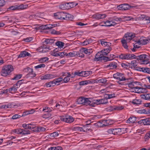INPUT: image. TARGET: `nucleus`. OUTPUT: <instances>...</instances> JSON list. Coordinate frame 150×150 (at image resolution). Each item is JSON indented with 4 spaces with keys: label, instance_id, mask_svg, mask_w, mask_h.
<instances>
[{
    "label": "nucleus",
    "instance_id": "4d7b16f0",
    "mask_svg": "<svg viewBox=\"0 0 150 150\" xmlns=\"http://www.w3.org/2000/svg\"><path fill=\"white\" fill-rule=\"evenodd\" d=\"M52 115L51 114L47 113L43 115L42 117L44 118H48L50 117Z\"/></svg>",
    "mask_w": 150,
    "mask_h": 150
},
{
    "label": "nucleus",
    "instance_id": "864d4df0",
    "mask_svg": "<svg viewBox=\"0 0 150 150\" xmlns=\"http://www.w3.org/2000/svg\"><path fill=\"white\" fill-rule=\"evenodd\" d=\"M69 7V9L74 7L77 5V4L74 2L68 3Z\"/></svg>",
    "mask_w": 150,
    "mask_h": 150
},
{
    "label": "nucleus",
    "instance_id": "b1692460",
    "mask_svg": "<svg viewBox=\"0 0 150 150\" xmlns=\"http://www.w3.org/2000/svg\"><path fill=\"white\" fill-rule=\"evenodd\" d=\"M50 49L48 47H40L38 49V50L40 52H45L48 51Z\"/></svg>",
    "mask_w": 150,
    "mask_h": 150
},
{
    "label": "nucleus",
    "instance_id": "9d476101",
    "mask_svg": "<svg viewBox=\"0 0 150 150\" xmlns=\"http://www.w3.org/2000/svg\"><path fill=\"white\" fill-rule=\"evenodd\" d=\"M24 71L25 72L28 73L26 75L27 78H33L36 76V74L34 72L33 69L31 68L28 67L25 68L24 69Z\"/></svg>",
    "mask_w": 150,
    "mask_h": 150
},
{
    "label": "nucleus",
    "instance_id": "4468645a",
    "mask_svg": "<svg viewBox=\"0 0 150 150\" xmlns=\"http://www.w3.org/2000/svg\"><path fill=\"white\" fill-rule=\"evenodd\" d=\"M111 18H110L109 19V20L107 21H104L100 23H99V25L102 26H105L110 27L111 26Z\"/></svg>",
    "mask_w": 150,
    "mask_h": 150
},
{
    "label": "nucleus",
    "instance_id": "7c9ffc66",
    "mask_svg": "<svg viewBox=\"0 0 150 150\" xmlns=\"http://www.w3.org/2000/svg\"><path fill=\"white\" fill-rule=\"evenodd\" d=\"M54 41L55 40L51 38H48L45 39V40L44 41V42L45 44H52V43H53Z\"/></svg>",
    "mask_w": 150,
    "mask_h": 150
},
{
    "label": "nucleus",
    "instance_id": "c03bdc74",
    "mask_svg": "<svg viewBox=\"0 0 150 150\" xmlns=\"http://www.w3.org/2000/svg\"><path fill=\"white\" fill-rule=\"evenodd\" d=\"M141 100L140 99H134L132 102L133 104L136 105L140 104H141Z\"/></svg>",
    "mask_w": 150,
    "mask_h": 150
},
{
    "label": "nucleus",
    "instance_id": "dca6fc26",
    "mask_svg": "<svg viewBox=\"0 0 150 150\" xmlns=\"http://www.w3.org/2000/svg\"><path fill=\"white\" fill-rule=\"evenodd\" d=\"M130 6L127 4H123L120 5L119 8L122 10H126L129 9Z\"/></svg>",
    "mask_w": 150,
    "mask_h": 150
},
{
    "label": "nucleus",
    "instance_id": "f704fd0d",
    "mask_svg": "<svg viewBox=\"0 0 150 150\" xmlns=\"http://www.w3.org/2000/svg\"><path fill=\"white\" fill-rule=\"evenodd\" d=\"M92 82L89 80L82 81L79 82V84L81 85H84L91 83Z\"/></svg>",
    "mask_w": 150,
    "mask_h": 150
},
{
    "label": "nucleus",
    "instance_id": "f257e3e1",
    "mask_svg": "<svg viewBox=\"0 0 150 150\" xmlns=\"http://www.w3.org/2000/svg\"><path fill=\"white\" fill-rule=\"evenodd\" d=\"M112 50V48L110 47L105 49L101 51L98 52L95 56V59L97 61L102 60V59L106 60L107 61L111 60L112 59L110 58L105 57Z\"/></svg>",
    "mask_w": 150,
    "mask_h": 150
},
{
    "label": "nucleus",
    "instance_id": "680f3d73",
    "mask_svg": "<svg viewBox=\"0 0 150 150\" xmlns=\"http://www.w3.org/2000/svg\"><path fill=\"white\" fill-rule=\"evenodd\" d=\"M45 65L44 64H41L35 66L34 68L35 69H37L38 68H41L42 67H45Z\"/></svg>",
    "mask_w": 150,
    "mask_h": 150
},
{
    "label": "nucleus",
    "instance_id": "3c124183",
    "mask_svg": "<svg viewBox=\"0 0 150 150\" xmlns=\"http://www.w3.org/2000/svg\"><path fill=\"white\" fill-rule=\"evenodd\" d=\"M42 111L45 112H51L52 111L51 109L47 107H44L43 108Z\"/></svg>",
    "mask_w": 150,
    "mask_h": 150
},
{
    "label": "nucleus",
    "instance_id": "f8f14e48",
    "mask_svg": "<svg viewBox=\"0 0 150 150\" xmlns=\"http://www.w3.org/2000/svg\"><path fill=\"white\" fill-rule=\"evenodd\" d=\"M113 77L114 78L116 79L119 81H123L126 80L124 75L119 73L114 74L113 75Z\"/></svg>",
    "mask_w": 150,
    "mask_h": 150
},
{
    "label": "nucleus",
    "instance_id": "5fc2aeb1",
    "mask_svg": "<svg viewBox=\"0 0 150 150\" xmlns=\"http://www.w3.org/2000/svg\"><path fill=\"white\" fill-rule=\"evenodd\" d=\"M51 34L55 35H59L61 34V32L60 31H57L54 29H52L51 30Z\"/></svg>",
    "mask_w": 150,
    "mask_h": 150
},
{
    "label": "nucleus",
    "instance_id": "49530a36",
    "mask_svg": "<svg viewBox=\"0 0 150 150\" xmlns=\"http://www.w3.org/2000/svg\"><path fill=\"white\" fill-rule=\"evenodd\" d=\"M21 129H17L12 130V132L15 134H21Z\"/></svg>",
    "mask_w": 150,
    "mask_h": 150
},
{
    "label": "nucleus",
    "instance_id": "2f4dec72",
    "mask_svg": "<svg viewBox=\"0 0 150 150\" xmlns=\"http://www.w3.org/2000/svg\"><path fill=\"white\" fill-rule=\"evenodd\" d=\"M57 24H49L48 25H45V27L44 28V29H51L53 27L57 26Z\"/></svg>",
    "mask_w": 150,
    "mask_h": 150
},
{
    "label": "nucleus",
    "instance_id": "0e129e2a",
    "mask_svg": "<svg viewBox=\"0 0 150 150\" xmlns=\"http://www.w3.org/2000/svg\"><path fill=\"white\" fill-rule=\"evenodd\" d=\"M59 134L58 132H55L52 133H51L50 134V136L54 137H55L58 136Z\"/></svg>",
    "mask_w": 150,
    "mask_h": 150
},
{
    "label": "nucleus",
    "instance_id": "cd10ccee",
    "mask_svg": "<svg viewBox=\"0 0 150 150\" xmlns=\"http://www.w3.org/2000/svg\"><path fill=\"white\" fill-rule=\"evenodd\" d=\"M30 56V54L28 52L23 51L19 55V57H24L26 56Z\"/></svg>",
    "mask_w": 150,
    "mask_h": 150
},
{
    "label": "nucleus",
    "instance_id": "f03ea898",
    "mask_svg": "<svg viewBox=\"0 0 150 150\" xmlns=\"http://www.w3.org/2000/svg\"><path fill=\"white\" fill-rule=\"evenodd\" d=\"M138 82L137 81L132 82L128 84V86L131 90L133 92L137 93H141L146 92V90L144 88L138 87L137 85Z\"/></svg>",
    "mask_w": 150,
    "mask_h": 150
},
{
    "label": "nucleus",
    "instance_id": "0eeeda50",
    "mask_svg": "<svg viewBox=\"0 0 150 150\" xmlns=\"http://www.w3.org/2000/svg\"><path fill=\"white\" fill-rule=\"evenodd\" d=\"M59 117L61 121L69 123L73 122L74 120V118L69 115L59 116Z\"/></svg>",
    "mask_w": 150,
    "mask_h": 150
},
{
    "label": "nucleus",
    "instance_id": "aec40b11",
    "mask_svg": "<svg viewBox=\"0 0 150 150\" xmlns=\"http://www.w3.org/2000/svg\"><path fill=\"white\" fill-rule=\"evenodd\" d=\"M139 122L144 125H150V118H147L141 120Z\"/></svg>",
    "mask_w": 150,
    "mask_h": 150
},
{
    "label": "nucleus",
    "instance_id": "20e7f679",
    "mask_svg": "<svg viewBox=\"0 0 150 150\" xmlns=\"http://www.w3.org/2000/svg\"><path fill=\"white\" fill-rule=\"evenodd\" d=\"M13 70V67L11 65L4 66L2 67L1 73V75L4 77L10 75Z\"/></svg>",
    "mask_w": 150,
    "mask_h": 150
},
{
    "label": "nucleus",
    "instance_id": "473e14b6",
    "mask_svg": "<svg viewBox=\"0 0 150 150\" xmlns=\"http://www.w3.org/2000/svg\"><path fill=\"white\" fill-rule=\"evenodd\" d=\"M19 87L18 83H16L14 85L13 87L9 89V91H11L15 92L17 91V89Z\"/></svg>",
    "mask_w": 150,
    "mask_h": 150
},
{
    "label": "nucleus",
    "instance_id": "5701e85b",
    "mask_svg": "<svg viewBox=\"0 0 150 150\" xmlns=\"http://www.w3.org/2000/svg\"><path fill=\"white\" fill-rule=\"evenodd\" d=\"M148 17L144 15H142L138 17H136L134 18V20L135 21H141L144 20L145 21H147L148 19Z\"/></svg>",
    "mask_w": 150,
    "mask_h": 150
},
{
    "label": "nucleus",
    "instance_id": "6e6d98bb",
    "mask_svg": "<svg viewBox=\"0 0 150 150\" xmlns=\"http://www.w3.org/2000/svg\"><path fill=\"white\" fill-rule=\"evenodd\" d=\"M22 75L21 74H19L16 75L12 79L13 80H18L21 77Z\"/></svg>",
    "mask_w": 150,
    "mask_h": 150
},
{
    "label": "nucleus",
    "instance_id": "4be33fe9",
    "mask_svg": "<svg viewBox=\"0 0 150 150\" xmlns=\"http://www.w3.org/2000/svg\"><path fill=\"white\" fill-rule=\"evenodd\" d=\"M150 42V40L146 39L145 38H141L139 41V42L141 44L145 45Z\"/></svg>",
    "mask_w": 150,
    "mask_h": 150
},
{
    "label": "nucleus",
    "instance_id": "ddd939ff",
    "mask_svg": "<svg viewBox=\"0 0 150 150\" xmlns=\"http://www.w3.org/2000/svg\"><path fill=\"white\" fill-rule=\"evenodd\" d=\"M124 128H115L114 129L113 134L115 135H120L125 132Z\"/></svg>",
    "mask_w": 150,
    "mask_h": 150
},
{
    "label": "nucleus",
    "instance_id": "a19ab883",
    "mask_svg": "<svg viewBox=\"0 0 150 150\" xmlns=\"http://www.w3.org/2000/svg\"><path fill=\"white\" fill-rule=\"evenodd\" d=\"M83 76L86 77L89 75L91 74L92 73V72L91 71H83Z\"/></svg>",
    "mask_w": 150,
    "mask_h": 150
},
{
    "label": "nucleus",
    "instance_id": "bb28decb",
    "mask_svg": "<svg viewBox=\"0 0 150 150\" xmlns=\"http://www.w3.org/2000/svg\"><path fill=\"white\" fill-rule=\"evenodd\" d=\"M107 66L110 69H115L117 67V64L115 62H112L110 63Z\"/></svg>",
    "mask_w": 150,
    "mask_h": 150
},
{
    "label": "nucleus",
    "instance_id": "79ce46f5",
    "mask_svg": "<svg viewBox=\"0 0 150 150\" xmlns=\"http://www.w3.org/2000/svg\"><path fill=\"white\" fill-rule=\"evenodd\" d=\"M122 18L123 19H125V20L127 21H129L132 20H134L135 19L134 18H133L131 16H122Z\"/></svg>",
    "mask_w": 150,
    "mask_h": 150
},
{
    "label": "nucleus",
    "instance_id": "338daca9",
    "mask_svg": "<svg viewBox=\"0 0 150 150\" xmlns=\"http://www.w3.org/2000/svg\"><path fill=\"white\" fill-rule=\"evenodd\" d=\"M6 18L7 20H6L5 21L6 23H12L13 20L11 18H8L7 17Z\"/></svg>",
    "mask_w": 150,
    "mask_h": 150
},
{
    "label": "nucleus",
    "instance_id": "6e6552de",
    "mask_svg": "<svg viewBox=\"0 0 150 150\" xmlns=\"http://www.w3.org/2000/svg\"><path fill=\"white\" fill-rule=\"evenodd\" d=\"M119 57L121 59L126 60H131L136 58L135 55L130 54H122L119 55Z\"/></svg>",
    "mask_w": 150,
    "mask_h": 150
},
{
    "label": "nucleus",
    "instance_id": "09e8293b",
    "mask_svg": "<svg viewBox=\"0 0 150 150\" xmlns=\"http://www.w3.org/2000/svg\"><path fill=\"white\" fill-rule=\"evenodd\" d=\"M17 5L12 6L8 8V10H18Z\"/></svg>",
    "mask_w": 150,
    "mask_h": 150
},
{
    "label": "nucleus",
    "instance_id": "412c9836",
    "mask_svg": "<svg viewBox=\"0 0 150 150\" xmlns=\"http://www.w3.org/2000/svg\"><path fill=\"white\" fill-rule=\"evenodd\" d=\"M111 108L110 109V111H112L114 110H120L124 108V107L121 105H117L113 107L111 106L110 107Z\"/></svg>",
    "mask_w": 150,
    "mask_h": 150
},
{
    "label": "nucleus",
    "instance_id": "9b49d317",
    "mask_svg": "<svg viewBox=\"0 0 150 150\" xmlns=\"http://www.w3.org/2000/svg\"><path fill=\"white\" fill-rule=\"evenodd\" d=\"M55 18L62 20L65 19V13L64 12H58L54 14Z\"/></svg>",
    "mask_w": 150,
    "mask_h": 150
},
{
    "label": "nucleus",
    "instance_id": "de8ad7c7",
    "mask_svg": "<svg viewBox=\"0 0 150 150\" xmlns=\"http://www.w3.org/2000/svg\"><path fill=\"white\" fill-rule=\"evenodd\" d=\"M30 133V131L26 129H21V134L25 135L29 134Z\"/></svg>",
    "mask_w": 150,
    "mask_h": 150
},
{
    "label": "nucleus",
    "instance_id": "603ef678",
    "mask_svg": "<svg viewBox=\"0 0 150 150\" xmlns=\"http://www.w3.org/2000/svg\"><path fill=\"white\" fill-rule=\"evenodd\" d=\"M64 43L60 41L57 42L56 43V45L59 48H62L64 46Z\"/></svg>",
    "mask_w": 150,
    "mask_h": 150
},
{
    "label": "nucleus",
    "instance_id": "bf43d9fd",
    "mask_svg": "<svg viewBox=\"0 0 150 150\" xmlns=\"http://www.w3.org/2000/svg\"><path fill=\"white\" fill-rule=\"evenodd\" d=\"M113 21H115L117 22H118L119 21H120L122 20V19L121 18H118L116 17V16H115L112 17V18Z\"/></svg>",
    "mask_w": 150,
    "mask_h": 150
},
{
    "label": "nucleus",
    "instance_id": "7ed1b4c3",
    "mask_svg": "<svg viewBox=\"0 0 150 150\" xmlns=\"http://www.w3.org/2000/svg\"><path fill=\"white\" fill-rule=\"evenodd\" d=\"M135 37V34L132 33H127L125 34L121 41L123 46L125 49L128 47L127 43L130 42Z\"/></svg>",
    "mask_w": 150,
    "mask_h": 150
},
{
    "label": "nucleus",
    "instance_id": "39448f33",
    "mask_svg": "<svg viewBox=\"0 0 150 150\" xmlns=\"http://www.w3.org/2000/svg\"><path fill=\"white\" fill-rule=\"evenodd\" d=\"M92 101V98H86L84 97L79 98L77 100L78 104L87 105H90L91 106Z\"/></svg>",
    "mask_w": 150,
    "mask_h": 150
},
{
    "label": "nucleus",
    "instance_id": "69168bd1",
    "mask_svg": "<svg viewBox=\"0 0 150 150\" xmlns=\"http://www.w3.org/2000/svg\"><path fill=\"white\" fill-rule=\"evenodd\" d=\"M63 106V105L61 102H60V103H57L56 105V107L57 108V109H60L62 108Z\"/></svg>",
    "mask_w": 150,
    "mask_h": 150
},
{
    "label": "nucleus",
    "instance_id": "8fccbe9b",
    "mask_svg": "<svg viewBox=\"0 0 150 150\" xmlns=\"http://www.w3.org/2000/svg\"><path fill=\"white\" fill-rule=\"evenodd\" d=\"M49 60V58L47 57H45L40 58L39 61L41 63H44L47 61Z\"/></svg>",
    "mask_w": 150,
    "mask_h": 150
},
{
    "label": "nucleus",
    "instance_id": "f3484780",
    "mask_svg": "<svg viewBox=\"0 0 150 150\" xmlns=\"http://www.w3.org/2000/svg\"><path fill=\"white\" fill-rule=\"evenodd\" d=\"M54 75L50 74H46L41 76L40 79L42 80L50 79L54 78Z\"/></svg>",
    "mask_w": 150,
    "mask_h": 150
},
{
    "label": "nucleus",
    "instance_id": "e2e57ef3",
    "mask_svg": "<svg viewBox=\"0 0 150 150\" xmlns=\"http://www.w3.org/2000/svg\"><path fill=\"white\" fill-rule=\"evenodd\" d=\"M131 64V65L134 67H135L137 65V61L135 60H134L132 61Z\"/></svg>",
    "mask_w": 150,
    "mask_h": 150
},
{
    "label": "nucleus",
    "instance_id": "13d9d810",
    "mask_svg": "<svg viewBox=\"0 0 150 150\" xmlns=\"http://www.w3.org/2000/svg\"><path fill=\"white\" fill-rule=\"evenodd\" d=\"M107 80L105 78H102L98 80V82L99 83H105L107 82Z\"/></svg>",
    "mask_w": 150,
    "mask_h": 150
},
{
    "label": "nucleus",
    "instance_id": "393cba45",
    "mask_svg": "<svg viewBox=\"0 0 150 150\" xmlns=\"http://www.w3.org/2000/svg\"><path fill=\"white\" fill-rule=\"evenodd\" d=\"M112 123V121L110 119L103 120V124L104 126L111 125Z\"/></svg>",
    "mask_w": 150,
    "mask_h": 150
},
{
    "label": "nucleus",
    "instance_id": "e433bc0d",
    "mask_svg": "<svg viewBox=\"0 0 150 150\" xmlns=\"http://www.w3.org/2000/svg\"><path fill=\"white\" fill-rule=\"evenodd\" d=\"M45 85H46V86L47 87L54 86L56 85L54 80L52 81H50L49 83H46Z\"/></svg>",
    "mask_w": 150,
    "mask_h": 150
},
{
    "label": "nucleus",
    "instance_id": "c756f323",
    "mask_svg": "<svg viewBox=\"0 0 150 150\" xmlns=\"http://www.w3.org/2000/svg\"><path fill=\"white\" fill-rule=\"evenodd\" d=\"M136 117H130L128 120H127L126 122L128 123H134L136 121Z\"/></svg>",
    "mask_w": 150,
    "mask_h": 150
},
{
    "label": "nucleus",
    "instance_id": "a18cd8bd",
    "mask_svg": "<svg viewBox=\"0 0 150 150\" xmlns=\"http://www.w3.org/2000/svg\"><path fill=\"white\" fill-rule=\"evenodd\" d=\"M35 110L34 109H32L30 110H28L25 112H24V114L25 115H27L30 114H32L33 113L35 112Z\"/></svg>",
    "mask_w": 150,
    "mask_h": 150
},
{
    "label": "nucleus",
    "instance_id": "c9c22d12",
    "mask_svg": "<svg viewBox=\"0 0 150 150\" xmlns=\"http://www.w3.org/2000/svg\"><path fill=\"white\" fill-rule=\"evenodd\" d=\"M18 10H21L26 9L27 8L28 6L21 4L20 5H17Z\"/></svg>",
    "mask_w": 150,
    "mask_h": 150
},
{
    "label": "nucleus",
    "instance_id": "2eb2a0df",
    "mask_svg": "<svg viewBox=\"0 0 150 150\" xmlns=\"http://www.w3.org/2000/svg\"><path fill=\"white\" fill-rule=\"evenodd\" d=\"M31 17L33 18L38 19L39 18H43L44 16V14L43 13H38L35 14H33L31 15Z\"/></svg>",
    "mask_w": 150,
    "mask_h": 150
},
{
    "label": "nucleus",
    "instance_id": "1a4fd4ad",
    "mask_svg": "<svg viewBox=\"0 0 150 150\" xmlns=\"http://www.w3.org/2000/svg\"><path fill=\"white\" fill-rule=\"evenodd\" d=\"M108 101L107 98L101 99L93 100L92 99L91 106L94 107L96 105H99L100 104H105L108 103Z\"/></svg>",
    "mask_w": 150,
    "mask_h": 150
},
{
    "label": "nucleus",
    "instance_id": "58836bf2",
    "mask_svg": "<svg viewBox=\"0 0 150 150\" xmlns=\"http://www.w3.org/2000/svg\"><path fill=\"white\" fill-rule=\"evenodd\" d=\"M73 18L74 16H73L70 14L65 13V20H67L68 19L71 20L72 19H73Z\"/></svg>",
    "mask_w": 150,
    "mask_h": 150
},
{
    "label": "nucleus",
    "instance_id": "72a5a7b5",
    "mask_svg": "<svg viewBox=\"0 0 150 150\" xmlns=\"http://www.w3.org/2000/svg\"><path fill=\"white\" fill-rule=\"evenodd\" d=\"M63 80V78L59 77L58 78L55 79L54 80V81L55 83V85H58L59 84V83Z\"/></svg>",
    "mask_w": 150,
    "mask_h": 150
},
{
    "label": "nucleus",
    "instance_id": "4c0bfd02",
    "mask_svg": "<svg viewBox=\"0 0 150 150\" xmlns=\"http://www.w3.org/2000/svg\"><path fill=\"white\" fill-rule=\"evenodd\" d=\"M62 148L60 146L51 147L49 148L48 150H62Z\"/></svg>",
    "mask_w": 150,
    "mask_h": 150
},
{
    "label": "nucleus",
    "instance_id": "6ab92c4d",
    "mask_svg": "<svg viewBox=\"0 0 150 150\" xmlns=\"http://www.w3.org/2000/svg\"><path fill=\"white\" fill-rule=\"evenodd\" d=\"M81 51L82 52H84L85 54L90 55L93 52V50L92 49H86L85 48H82Z\"/></svg>",
    "mask_w": 150,
    "mask_h": 150
},
{
    "label": "nucleus",
    "instance_id": "a878e982",
    "mask_svg": "<svg viewBox=\"0 0 150 150\" xmlns=\"http://www.w3.org/2000/svg\"><path fill=\"white\" fill-rule=\"evenodd\" d=\"M68 3H66L62 4L59 6V8L63 10H65L69 9Z\"/></svg>",
    "mask_w": 150,
    "mask_h": 150
},
{
    "label": "nucleus",
    "instance_id": "423d86ee",
    "mask_svg": "<svg viewBox=\"0 0 150 150\" xmlns=\"http://www.w3.org/2000/svg\"><path fill=\"white\" fill-rule=\"evenodd\" d=\"M149 58L148 56L143 54L138 56L137 59L142 64H147L149 62Z\"/></svg>",
    "mask_w": 150,
    "mask_h": 150
},
{
    "label": "nucleus",
    "instance_id": "c85d7f7f",
    "mask_svg": "<svg viewBox=\"0 0 150 150\" xmlns=\"http://www.w3.org/2000/svg\"><path fill=\"white\" fill-rule=\"evenodd\" d=\"M100 41L103 46L108 47L111 45V43L110 42H105L104 40H100Z\"/></svg>",
    "mask_w": 150,
    "mask_h": 150
},
{
    "label": "nucleus",
    "instance_id": "ea45409f",
    "mask_svg": "<svg viewBox=\"0 0 150 150\" xmlns=\"http://www.w3.org/2000/svg\"><path fill=\"white\" fill-rule=\"evenodd\" d=\"M94 125L98 127H101L104 126V125L103 124V121L101 122H98L94 124Z\"/></svg>",
    "mask_w": 150,
    "mask_h": 150
},
{
    "label": "nucleus",
    "instance_id": "052dcab7",
    "mask_svg": "<svg viewBox=\"0 0 150 150\" xmlns=\"http://www.w3.org/2000/svg\"><path fill=\"white\" fill-rule=\"evenodd\" d=\"M143 98L146 100H148L150 99V94H147L144 95Z\"/></svg>",
    "mask_w": 150,
    "mask_h": 150
},
{
    "label": "nucleus",
    "instance_id": "37998d69",
    "mask_svg": "<svg viewBox=\"0 0 150 150\" xmlns=\"http://www.w3.org/2000/svg\"><path fill=\"white\" fill-rule=\"evenodd\" d=\"M77 54V52H72L67 53V56L69 57H74Z\"/></svg>",
    "mask_w": 150,
    "mask_h": 150
},
{
    "label": "nucleus",
    "instance_id": "774afa93",
    "mask_svg": "<svg viewBox=\"0 0 150 150\" xmlns=\"http://www.w3.org/2000/svg\"><path fill=\"white\" fill-rule=\"evenodd\" d=\"M29 129H34L36 127V125L33 123H31L29 124Z\"/></svg>",
    "mask_w": 150,
    "mask_h": 150
},
{
    "label": "nucleus",
    "instance_id": "a211bd4d",
    "mask_svg": "<svg viewBox=\"0 0 150 150\" xmlns=\"http://www.w3.org/2000/svg\"><path fill=\"white\" fill-rule=\"evenodd\" d=\"M137 70L140 71H142L147 74H150V68L145 67H137Z\"/></svg>",
    "mask_w": 150,
    "mask_h": 150
}]
</instances>
